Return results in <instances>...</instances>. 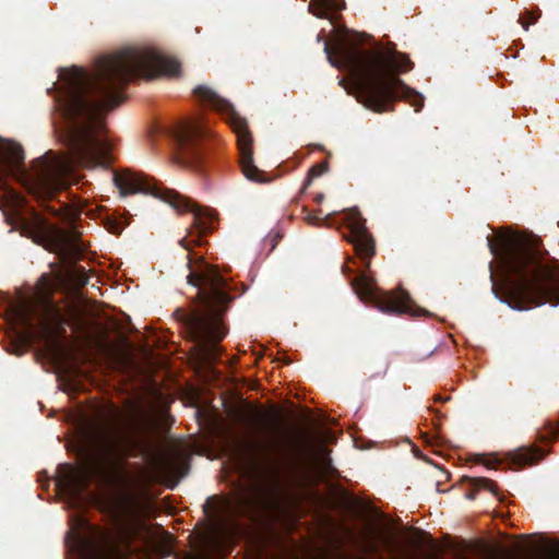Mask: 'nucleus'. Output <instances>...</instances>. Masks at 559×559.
I'll list each match as a JSON object with an SVG mask.
<instances>
[{
    "mask_svg": "<svg viewBox=\"0 0 559 559\" xmlns=\"http://www.w3.org/2000/svg\"><path fill=\"white\" fill-rule=\"evenodd\" d=\"M522 25H523L524 29H527V28H528V25H527V24H525L524 22H522Z\"/></svg>",
    "mask_w": 559,
    "mask_h": 559,
    "instance_id": "obj_22",
    "label": "nucleus"
},
{
    "mask_svg": "<svg viewBox=\"0 0 559 559\" xmlns=\"http://www.w3.org/2000/svg\"><path fill=\"white\" fill-rule=\"evenodd\" d=\"M537 20V16H532V22L534 23Z\"/></svg>",
    "mask_w": 559,
    "mask_h": 559,
    "instance_id": "obj_23",
    "label": "nucleus"
},
{
    "mask_svg": "<svg viewBox=\"0 0 559 559\" xmlns=\"http://www.w3.org/2000/svg\"><path fill=\"white\" fill-rule=\"evenodd\" d=\"M324 51L333 67L347 71L349 75V83L343 79L340 84L367 108L379 112L386 111L396 99L408 102L415 111L423 108V95L397 78L400 73L412 69L407 55L393 47L367 51L343 43L333 48L325 43Z\"/></svg>",
    "mask_w": 559,
    "mask_h": 559,
    "instance_id": "obj_2",
    "label": "nucleus"
},
{
    "mask_svg": "<svg viewBox=\"0 0 559 559\" xmlns=\"http://www.w3.org/2000/svg\"><path fill=\"white\" fill-rule=\"evenodd\" d=\"M207 133L200 120L193 119L180 123L174 131L177 143L175 160L178 165L192 168L198 164L197 142Z\"/></svg>",
    "mask_w": 559,
    "mask_h": 559,
    "instance_id": "obj_10",
    "label": "nucleus"
},
{
    "mask_svg": "<svg viewBox=\"0 0 559 559\" xmlns=\"http://www.w3.org/2000/svg\"><path fill=\"white\" fill-rule=\"evenodd\" d=\"M180 71L176 59L151 47H128L100 57L92 70H62L56 104L64 123L57 134L69 154L48 153L26 170L22 147L0 139V177L11 176L38 200H46L67 187V178L78 165L107 168L112 162V144L105 116L121 104L122 87L138 78H176ZM24 203L0 178V209L17 215Z\"/></svg>",
    "mask_w": 559,
    "mask_h": 559,
    "instance_id": "obj_1",
    "label": "nucleus"
},
{
    "mask_svg": "<svg viewBox=\"0 0 559 559\" xmlns=\"http://www.w3.org/2000/svg\"><path fill=\"white\" fill-rule=\"evenodd\" d=\"M344 7V0H311L308 5L313 15L329 20H332V13L343 10Z\"/></svg>",
    "mask_w": 559,
    "mask_h": 559,
    "instance_id": "obj_15",
    "label": "nucleus"
},
{
    "mask_svg": "<svg viewBox=\"0 0 559 559\" xmlns=\"http://www.w3.org/2000/svg\"><path fill=\"white\" fill-rule=\"evenodd\" d=\"M543 456L544 454L538 449H523L515 455V461L522 465H531L542 460Z\"/></svg>",
    "mask_w": 559,
    "mask_h": 559,
    "instance_id": "obj_17",
    "label": "nucleus"
},
{
    "mask_svg": "<svg viewBox=\"0 0 559 559\" xmlns=\"http://www.w3.org/2000/svg\"><path fill=\"white\" fill-rule=\"evenodd\" d=\"M480 483H481V486H483L485 489L489 490V491H490V492H492V493H495V492H496V490H497V485H496L493 481H491L490 479L484 478V479H481V480H480Z\"/></svg>",
    "mask_w": 559,
    "mask_h": 559,
    "instance_id": "obj_18",
    "label": "nucleus"
},
{
    "mask_svg": "<svg viewBox=\"0 0 559 559\" xmlns=\"http://www.w3.org/2000/svg\"><path fill=\"white\" fill-rule=\"evenodd\" d=\"M187 280L199 288L198 296L203 307L195 314L192 329L200 341L217 343L225 335L222 314L229 301L225 290L226 281L216 267L205 263L199 269L191 270Z\"/></svg>",
    "mask_w": 559,
    "mask_h": 559,
    "instance_id": "obj_4",
    "label": "nucleus"
},
{
    "mask_svg": "<svg viewBox=\"0 0 559 559\" xmlns=\"http://www.w3.org/2000/svg\"><path fill=\"white\" fill-rule=\"evenodd\" d=\"M22 321V331L20 332V338L25 343H31L37 334H43L44 336H49L53 333L52 323L46 322L44 319L40 321L41 329L38 331L33 322L31 321L27 310H23L21 314Z\"/></svg>",
    "mask_w": 559,
    "mask_h": 559,
    "instance_id": "obj_14",
    "label": "nucleus"
},
{
    "mask_svg": "<svg viewBox=\"0 0 559 559\" xmlns=\"http://www.w3.org/2000/svg\"><path fill=\"white\" fill-rule=\"evenodd\" d=\"M323 171V166L319 165V166H314L310 169L309 171V176L310 177H318L322 174Z\"/></svg>",
    "mask_w": 559,
    "mask_h": 559,
    "instance_id": "obj_19",
    "label": "nucleus"
},
{
    "mask_svg": "<svg viewBox=\"0 0 559 559\" xmlns=\"http://www.w3.org/2000/svg\"><path fill=\"white\" fill-rule=\"evenodd\" d=\"M78 213L74 210H71V213H69V218L74 219L76 217Z\"/></svg>",
    "mask_w": 559,
    "mask_h": 559,
    "instance_id": "obj_20",
    "label": "nucleus"
},
{
    "mask_svg": "<svg viewBox=\"0 0 559 559\" xmlns=\"http://www.w3.org/2000/svg\"><path fill=\"white\" fill-rule=\"evenodd\" d=\"M136 440L119 428H110L102 433L94 451L80 467H70L68 481L82 489L94 477H107L120 465L135 447Z\"/></svg>",
    "mask_w": 559,
    "mask_h": 559,
    "instance_id": "obj_5",
    "label": "nucleus"
},
{
    "mask_svg": "<svg viewBox=\"0 0 559 559\" xmlns=\"http://www.w3.org/2000/svg\"><path fill=\"white\" fill-rule=\"evenodd\" d=\"M260 447L265 453L273 455L276 460H281L287 449L284 441L274 430L269 431L267 438L261 442Z\"/></svg>",
    "mask_w": 559,
    "mask_h": 559,
    "instance_id": "obj_16",
    "label": "nucleus"
},
{
    "mask_svg": "<svg viewBox=\"0 0 559 559\" xmlns=\"http://www.w3.org/2000/svg\"><path fill=\"white\" fill-rule=\"evenodd\" d=\"M194 94L214 109L226 115L227 122L237 136L240 153V167L243 176L253 182H267L269 178L266 174L259 169L253 163L251 152L252 139L248 131L246 120L235 111L233 105L227 99L222 98L207 86L200 85L195 87Z\"/></svg>",
    "mask_w": 559,
    "mask_h": 559,
    "instance_id": "obj_7",
    "label": "nucleus"
},
{
    "mask_svg": "<svg viewBox=\"0 0 559 559\" xmlns=\"http://www.w3.org/2000/svg\"><path fill=\"white\" fill-rule=\"evenodd\" d=\"M352 286L354 292L364 301H372L376 308L384 313H407L411 316H424L427 313L414 305L409 295L403 289L393 293H381L378 290L373 280L366 273L356 276Z\"/></svg>",
    "mask_w": 559,
    "mask_h": 559,
    "instance_id": "obj_8",
    "label": "nucleus"
},
{
    "mask_svg": "<svg viewBox=\"0 0 559 559\" xmlns=\"http://www.w3.org/2000/svg\"><path fill=\"white\" fill-rule=\"evenodd\" d=\"M114 182L119 189L121 195L135 193L151 194L168 203L178 213L190 212L193 218V226L200 233L209 231L215 219V215L210 210L195 207L188 199L174 190L159 187L147 176L124 170L114 175Z\"/></svg>",
    "mask_w": 559,
    "mask_h": 559,
    "instance_id": "obj_6",
    "label": "nucleus"
},
{
    "mask_svg": "<svg viewBox=\"0 0 559 559\" xmlns=\"http://www.w3.org/2000/svg\"><path fill=\"white\" fill-rule=\"evenodd\" d=\"M353 242L357 254L364 261H368L373 255V241L366 230L362 223L355 222L352 224Z\"/></svg>",
    "mask_w": 559,
    "mask_h": 559,
    "instance_id": "obj_13",
    "label": "nucleus"
},
{
    "mask_svg": "<svg viewBox=\"0 0 559 559\" xmlns=\"http://www.w3.org/2000/svg\"><path fill=\"white\" fill-rule=\"evenodd\" d=\"M180 242L183 248H188L187 240L182 239Z\"/></svg>",
    "mask_w": 559,
    "mask_h": 559,
    "instance_id": "obj_21",
    "label": "nucleus"
},
{
    "mask_svg": "<svg viewBox=\"0 0 559 559\" xmlns=\"http://www.w3.org/2000/svg\"><path fill=\"white\" fill-rule=\"evenodd\" d=\"M487 245L492 255L500 260L511 308L525 310L545 304L559 305V271L543 263L524 239L502 235L495 245L487 237Z\"/></svg>",
    "mask_w": 559,
    "mask_h": 559,
    "instance_id": "obj_3",
    "label": "nucleus"
},
{
    "mask_svg": "<svg viewBox=\"0 0 559 559\" xmlns=\"http://www.w3.org/2000/svg\"><path fill=\"white\" fill-rule=\"evenodd\" d=\"M74 521L73 533L92 559H123L108 532L90 524L83 518H78Z\"/></svg>",
    "mask_w": 559,
    "mask_h": 559,
    "instance_id": "obj_9",
    "label": "nucleus"
},
{
    "mask_svg": "<svg viewBox=\"0 0 559 559\" xmlns=\"http://www.w3.org/2000/svg\"><path fill=\"white\" fill-rule=\"evenodd\" d=\"M150 464L160 477L178 476L182 466L180 457L168 452L157 453Z\"/></svg>",
    "mask_w": 559,
    "mask_h": 559,
    "instance_id": "obj_12",
    "label": "nucleus"
},
{
    "mask_svg": "<svg viewBox=\"0 0 559 559\" xmlns=\"http://www.w3.org/2000/svg\"><path fill=\"white\" fill-rule=\"evenodd\" d=\"M44 228L50 236L55 246V250L59 251L60 253L74 258L83 251L84 246L75 230H66L51 225L44 226Z\"/></svg>",
    "mask_w": 559,
    "mask_h": 559,
    "instance_id": "obj_11",
    "label": "nucleus"
}]
</instances>
